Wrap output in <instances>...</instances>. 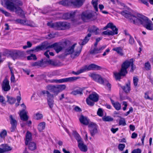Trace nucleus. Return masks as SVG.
<instances>
[{
	"label": "nucleus",
	"instance_id": "obj_27",
	"mask_svg": "<svg viewBox=\"0 0 153 153\" xmlns=\"http://www.w3.org/2000/svg\"><path fill=\"white\" fill-rule=\"evenodd\" d=\"M117 33L118 32H117L116 30L115 31H113L109 30H107L103 32L102 33V34L108 36H113L114 35L117 34Z\"/></svg>",
	"mask_w": 153,
	"mask_h": 153
},
{
	"label": "nucleus",
	"instance_id": "obj_49",
	"mask_svg": "<svg viewBox=\"0 0 153 153\" xmlns=\"http://www.w3.org/2000/svg\"><path fill=\"white\" fill-rule=\"evenodd\" d=\"M145 68L146 70H150L151 68V65L149 62L145 63L144 64Z\"/></svg>",
	"mask_w": 153,
	"mask_h": 153
},
{
	"label": "nucleus",
	"instance_id": "obj_29",
	"mask_svg": "<svg viewBox=\"0 0 153 153\" xmlns=\"http://www.w3.org/2000/svg\"><path fill=\"white\" fill-rule=\"evenodd\" d=\"M0 146L2 148L4 153L11 151L12 149V148L7 144H3Z\"/></svg>",
	"mask_w": 153,
	"mask_h": 153
},
{
	"label": "nucleus",
	"instance_id": "obj_11",
	"mask_svg": "<svg viewBox=\"0 0 153 153\" xmlns=\"http://www.w3.org/2000/svg\"><path fill=\"white\" fill-rule=\"evenodd\" d=\"M79 78V77L73 76L59 79H54L52 82L59 83L65 82H72L76 81Z\"/></svg>",
	"mask_w": 153,
	"mask_h": 153
},
{
	"label": "nucleus",
	"instance_id": "obj_60",
	"mask_svg": "<svg viewBox=\"0 0 153 153\" xmlns=\"http://www.w3.org/2000/svg\"><path fill=\"white\" fill-rule=\"evenodd\" d=\"M21 111H26V107L23 102L20 104Z\"/></svg>",
	"mask_w": 153,
	"mask_h": 153
},
{
	"label": "nucleus",
	"instance_id": "obj_42",
	"mask_svg": "<svg viewBox=\"0 0 153 153\" xmlns=\"http://www.w3.org/2000/svg\"><path fill=\"white\" fill-rule=\"evenodd\" d=\"M112 105L117 110H119L121 109V105L118 102L115 103L112 102Z\"/></svg>",
	"mask_w": 153,
	"mask_h": 153
},
{
	"label": "nucleus",
	"instance_id": "obj_52",
	"mask_svg": "<svg viewBox=\"0 0 153 153\" xmlns=\"http://www.w3.org/2000/svg\"><path fill=\"white\" fill-rule=\"evenodd\" d=\"M76 139L77 140L78 144L81 143L83 141L80 135L78 134H77L76 136Z\"/></svg>",
	"mask_w": 153,
	"mask_h": 153
},
{
	"label": "nucleus",
	"instance_id": "obj_61",
	"mask_svg": "<svg viewBox=\"0 0 153 153\" xmlns=\"http://www.w3.org/2000/svg\"><path fill=\"white\" fill-rule=\"evenodd\" d=\"M97 114L100 116L102 117L103 115V111L101 108H99L97 112Z\"/></svg>",
	"mask_w": 153,
	"mask_h": 153
},
{
	"label": "nucleus",
	"instance_id": "obj_38",
	"mask_svg": "<svg viewBox=\"0 0 153 153\" xmlns=\"http://www.w3.org/2000/svg\"><path fill=\"white\" fill-rule=\"evenodd\" d=\"M7 131L5 129L2 130L0 133V137L2 139H4L5 137L7 136Z\"/></svg>",
	"mask_w": 153,
	"mask_h": 153
},
{
	"label": "nucleus",
	"instance_id": "obj_43",
	"mask_svg": "<svg viewBox=\"0 0 153 153\" xmlns=\"http://www.w3.org/2000/svg\"><path fill=\"white\" fill-rule=\"evenodd\" d=\"M11 52V50H6L4 51V52H3L2 54V55L3 56H6L8 57H9L10 56V55Z\"/></svg>",
	"mask_w": 153,
	"mask_h": 153
},
{
	"label": "nucleus",
	"instance_id": "obj_13",
	"mask_svg": "<svg viewBox=\"0 0 153 153\" xmlns=\"http://www.w3.org/2000/svg\"><path fill=\"white\" fill-rule=\"evenodd\" d=\"M89 76L94 81L102 83L104 82V79L99 74L95 73H91L89 74Z\"/></svg>",
	"mask_w": 153,
	"mask_h": 153
},
{
	"label": "nucleus",
	"instance_id": "obj_5",
	"mask_svg": "<svg viewBox=\"0 0 153 153\" xmlns=\"http://www.w3.org/2000/svg\"><path fill=\"white\" fill-rule=\"evenodd\" d=\"M26 12L20 8V24L24 25L34 27L35 24L32 21H28L25 18Z\"/></svg>",
	"mask_w": 153,
	"mask_h": 153
},
{
	"label": "nucleus",
	"instance_id": "obj_62",
	"mask_svg": "<svg viewBox=\"0 0 153 153\" xmlns=\"http://www.w3.org/2000/svg\"><path fill=\"white\" fill-rule=\"evenodd\" d=\"M41 48V46H37L34 48L32 51H34L35 52H37L42 50Z\"/></svg>",
	"mask_w": 153,
	"mask_h": 153
},
{
	"label": "nucleus",
	"instance_id": "obj_21",
	"mask_svg": "<svg viewBox=\"0 0 153 153\" xmlns=\"http://www.w3.org/2000/svg\"><path fill=\"white\" fill-rule=\"evenodd\" d=\"M76 11L71 12L69 13L64 14L63 16V18L65 19H67L74 17Z\"/></svg>",
	"mask_w": 153,
	"mask_h": 153
},
{
	"label": "nucleus",
	"instance_id": "obj_8",
	"mask_svg": "<svg viewBox=\"0 0 153 153\" xmlns=\"http://www.w3.org/2000/svg\"><path fill=\"white\" fill-rule=\"evenodd\" d=\"M99 97L98 95L95 92L90 94L88 97L86 99L87 104L89 105L93 106L94 104V102H97L98 100Z\"/></svg>",
	"mask_w": 153,
	"mask_h": 153
},
{
	"label": "nucleus",
	"instance_id": "obj_33",
	"mask_svg": "<svg viewBox=\"0 0 153 153\" xmlns=\"http://www.w3.org/2000/svg\"><path fill=\"white\" fill-rule=\"evenodd\" d=\"M107 27H108V28H111L113 31H115L116 30L117 32H118V29L112 23L110 22L108 23L107 25Z\"/></svg>",
	"mask_w": 153,
	"mask_h": 153
},
{
	"label": "nucleus",
	"instance_id": "obj_47",
	"mask_svg": "<svg viewBox=\"0 0 153 153\" xmlns=\"http://www.w3.org/2000/svg\"><path fill=\"white\" fill-rule=\"evenodd\" d=\"M102 120L104 121L109 122L113 121V119L110 116H104L103 117Z\"/></svg>",
	"mask_w": 153,
	"mask_h": 153
},
{
	"label": "nucleus",
	"instance_id": "obj_39",
	"mask_svg": "<svg viewBox=\"0 0 153 153\" xmlns=\"http://www.w3.org/2000/svg\"><path fill=\"white\" fill-rule=\"evenodd\" d=\"M56 86L59 93L64 90L66 87V85H60Z\"/></svg>",
	"mask_w": 153,
	"mask_h": 153
},
{
	"label": "nucleus",
	"instance_id": "obj_9",
	"mask_svg": "<svg viewBox=\"0 0 153 153\" xmlns=\"http://www.w3.org/2000/svg\"><path fill=\"white\" fill-rule=\"evenodd\" d=\"M98 30V28L94 26H93L91 28L89 29H88V31L90 33H88L87 36H85V39L82 42V44H80V45H84L86 44L89 39V38L90 37L91 35V33H95V34H98L97 30Z\"/></svg>",
	"mask_w": 153,
	"mask_h": 153
},
{
	"label": "nucleus",
	"instance_id": "obj_3",
	"mask_svg": "<svg viewBox=\"0 0 153 153\" xmlns=\"http://www.w3.org/2000/svg\"><path fill=\"white\" fill-rule=\"evenodd\" d=\"M1 4L4 7L6 5L7 8L11 11L16 13H19V0H0Z\"/></svg>",
	"mask_w": 153,
	"mask_h": 153
},
{
	"label": "nucleus",
	"instance_id": "obj_23",
	"mask_svg": "<svg viewBox=\"0 0 153 153\" xmlns=\"http://www.w3.org/2000/svg\"><path fill=\"white\" fill-rule=\"evenodd\" d=\"M78 146L81 151L83 152L87 151L88 150L87 146L84 144L83 142L79 143Z\"/></svg>",
	"mask_w": 153,
	"mask_h": 153
},
{
	"label": "nucleus",
	"instance_id": "obj_46",
	"mask_svg": "<svg viewBox=\"0 0 153 153\" xmlns=\"http://www.w3.org/2000/svg\"><path fill=\"white\" fill-rule=\"evenodd\" d=\"M47 64L48 65V64L51 65L53 66H57V63L55 62L54 61H53L51 59H47Z\"/></svg>",
	"mask_w": 153,
	"mask_h": 153
},
{
	"label": "nucleus",
	"instance_id": "obj_20",
	"mask_svg": "<svg viewBox=\"0 0 153 153\" xmlns=\"http://www.w3.org/2000/svg\"><path fill=\"white\" fill-rule=\"evenodd\" d=\"M80 122L85 125H87L89 123V120L87 117L82 115L80 116L79 118Z\"/></svg>",
	"mask_w": 153,
	"mask_h": 153
},
{
	"label": "nucleus",
	"instance_id": "obj_50",
	"mask_svg": "<svg viewBox=\"0 0 153 153\" xmlns=\"http://www.w3.org/2000/svg\"><path fill=\"white\" fill-rule=\"evenodd\" d=\"M52 92L54 93V96L57 95L59 93L57 86L54 85Z\"/></svg>",
	"mask_w": 153,
	"mask_h": 153
},
{
	"label": "nucleus",
	"instance_id": "obj_24",
	"mask_svg": "<svg viewBox=\"0 0 153 153\" xmlns=\"http://www.w3.org/2000/svg\"><path fill=\"white\" fill-rule=\"evenodd\" d=\"M25 144L28 146V149L31 151L35 150L36 148V144L34 142L31 141Z\"/></svg>",
	"mask_w": 153,
	"mask_h": 153
},
{
	"label": "nucleus",
	"instance_id": "obj_54",
	"mask_svg": "<svg viewBox=\"0 0 153 153\" xmlns=\"http://www.w3.org/2000/svg\"><path fill=\"white\" fill-rule=\"evenodd\" d=\"M27 59L28 60H30L32 59L36 60L37 59V58L35 55L31 54L30 56H28L27 57Z\"/></svg>",
	"mask_w": 153,
	"mask_h": 153
},
{
	"label": "nucleus",
	"instance_id": "obj_45",
	"mask_svg": "<svg viewBox=\"0 0 153 153\" xmlns=\"http://www.w3.org/2000/svg\"><path fill=\"white\" fill-rule=\"evenodd\" d=\"M30 65L32 67L38 68H39L40 67L39 61L32 62L30 63Z\"/></svg>",
	"mask_w": 153,
	"mask_h": 153
},
{
	"label": "nucleus",
	"instance_id": "obj_1",
	"mask_svg": "<svg viewBox=\"0 0 153 153\" xmlns=\"http://www.w3.org/2000/svg\"><path fill=\"white\" fill-rule=\"evenodd\" d=\"M120 13L126 18L129 19L131 22H133L134 24H136L139 23L143 25L148 30H153L152 22L146 16L139 14L137 17L127 10H124L120 12Z\"/></svg>",
	"mask_w": 153,
	"mask_h": 153
},
{
	"label": "nucleus",
	"instance_id": "obj_51",
	"mask_svg": "<svg viewBox=\"0 0 153 153\" xmlns=\"http://www.w3.org/2000/svg\"><path fill=\"white\" fill-rule=\"evenodd\" d=\"M9 68L10 69V71H11V82H14L15 81V77L14 75L13 72V71L12 68L10 67L9 66Z\"/></svg>",
	"mask_w": 153,
	"mask_h": 153
},
{
	"label": "nucleus",
	"instance_id": "obj_53",
	"mask_svg": "<svg viewBox=\"0 0 153 153\" xmlns=\"http://www.w3.org/2000/svg\"><path fill=\"white\" fill-rule=\"evenodd\" d=\"M54 86V85H48L46 86V89L47 90L50 91L51 92H52Z\"/></svg>",
	"mask_w": 153,
	"mask_h": 153
},
{
	"label": "nucleus",
	"instance_id": "obj_14",
	"mask_svg": "<svg viewBox=\"0 0 153 153\" xmlns=\"http://www.w3.org/2000/svg\"><path fill=\"white\" fill-rule=\"evenodd\" d=\"M62 43H55L51 45V48H53L56 52L58 53L61 51L63 48V45Z\"/></svg>",
	"mask_w": 153,
	"mask_h": 153
},
{
	"label": "nucleus",
	"instance_id": "obj_30",
	"mask_svg": "<svg viewBox=\"0 0 153 153\" xmlns=\"http://www.w3.org/2000/svg\"><path fill=\"white\" fill-rule=\"evenodd\" d=\"M112 50L116 51L118 54L121 56H122L123 55V49L120 47L114 48Z\"/></svg>",
	"mask_w": 153,
	"mask_h": 153
},
{
	"label": "nucleus",
	"instance_id": "obj_19",
	"mask_svg": "<svg viewBox=\"0 0 153 153\" xmlns=\"http://www.w3.org/2000/svg\"><path fill=\"white\" fill-rule=\"evenodd\" d=\"M76 44L75 43L72 46L66 48L65 51V55L71 54L74 51V48L76 45Z\"/></svg>",
	"mask_w": 153,
	"mask_h": 153
},
{
	"label": "nucleus",
	"instance_id": "obj_58",
	"mask_svg": "<svg viewBox=\"0 0 153 153\" xmlns=\"http://www.w3.org/2000/svg\"><path fill=\"white\" fill-rule=\"evenodd\" d=\"M119 124L120 125H122L123 126L125 125L126 123L125 119L124 118H121L120 119Z\"/></svg>",
	"mask_w": 153,
	"mask_h": 153
},
{
	"label": "nucleus",
	"instance_id": "obj_4",
	"mask_svg": "<svg viewBox=\"0 0 153 153\" xmlns=\"http://www.w3.org/2000/svg\"><path fill=\"white\" fill-rule=\"evenodd\" d=\"M47 25L54 29L58 30H64L69 28L70 27L69 23L66 22H59L55 23L48 22Z\"/></svg>",
	"mask_w": 153,
	"mask_h": 153
},
{
	"label": "nucleus",
	"instance_id": "obj_17",
	"mask_svg": "<svg viewBox=\"0 0 153 153\" xmlns=\"http://www.w3.org/2000/svg\"><path fill=\"white\" fill-rule=\"evenodd\" d=\"M9 83V82L6 78H5L3 81L2 88L4 91H8L10 89Z\"/></svg>",
	"mask_w": 153,
	"mask_h": 153
},
{
	"label": "nucleus",
	"instance_id": "obj_6",
	"mask_svg": "<svg viewBox=\"0 0 153 153\" xmlns=\"http://www.w3.org/2000/svg\"><path fill=\"white\" fill-rule=\"evenodd\" d=\"M85 0H65L59 2V4L63 5L73 6L80 7L83 4Z\"/></svg>",
	"mask_w": 153,
	"mask_h": 153
},
{
	"label": "nucleus",
	"instance_id": "obj_22",
	"mask_svg": "<svg viewBox=\"0 0 153 153\" xmlns=\"http://www.w3.org/2000/svg\"><path fill=\"white\" fill-rule=\"evenodd\" d=\"M18 51L16 50H11L10 56L14 60H15L18 58Z\"/></svg>",
	"mask_w": 153,
	"mask_h": 153
},
{
	"label": "nucleus",
	"instance_id": "obj_44",
	"mask_svg": "<svg viewBox=\"0 0 153 153\" xmlns=\"http://www.w3.org/2000/svg\"><path fill=\"white\" fill-rule=\"evenodd\" d=\"M51 45H48V43L42 44L41 45V48L42 50L47 49L49 48H51Z\"/></svg>",
	"mask_w": 153,
	"mask_h": 153
},
{
	"label": "nucleus",
	"instance_id": "obj_40",
	"mask_svg": "<svg viewBox=\"0 0 153 153\" xmlns=\"http://www.w3.org/2000/svg\"><path fill=\"white\" fill-rule=\"evenodd\" d=\"M91 3L95 10L97 11H98V0H92L91 2Z\"/></svg>",
	"mask_w": 153,
	"mask_h": 153
},
{
	"label": "nucleus",
	"instance_id": "obj_10",
	"mask_svg": "<svg viewBox=\"0 0 153 153\" xmlns=\"http://www.w3.org/2000/svg\"><path fill=\"white\" fill-rule=\"evenodd\" d=\"M94 15L91 11H85L83 12L81 15V17L82 20L84 22H87L88 20H92Z\"/></svg>",
	"mask_w": 153,
	"mask_h": 153
},
{
	"label": "nucleus",
	"instance_id": "obj_18",
	"mask_svg": "<svg viewBox=\"0 0 153 153\" xmlns=\"http://www.w3.org/2000/svg\"><path fill=\"white\" fill-rule=\"evenodd\" d=\"M28 112L27 111H20V119L23 121H26L29 119V116L27 115Z\"/></svg>",
	"mask_w": 153,
	"mask_h": 153
},
{
	"label": "nucleus",
	"instance_id": "obj_48",
	"mask_svg": "<svg viewBox=\"0 0 153 153\" xmlns=\"http://www.w3.org/2000/svg\"><path fill=\"white\" fill-rule=\"evenodd\" d=\"M101 84H104V85L106 86L109 90H110L111 85V84L108 82V81L105 79H104V82Z\"/></svg>",
	"mask_w": 153,
	"mask_h": 153
},
{
	"label": "nucleus",
	"instance_id": "obj_34",
	"mask_svg": "<svg viewBox=\"0 0 153 153\" xmlns=\"http://www.w3.org/2000/svg\"><path fill=\"white\" fill-rule=\"evenodd\" d=\"M6 97L7 99V102L10 104H12L15 102L16 100L15 98L8 95H7Z\"/></svg>",
	"mask_w": 153,
	"mask_h": 153
},
{
	"label": "nucleus",
	"instance_id": "obj_26",
	"mask_svg": "<svg viewBox=\"0 0 153 153\" xmlns=\"http://www.w3.org/2000/svg\"><path fill=\"white\" fill-rule=\"evenodd\" d=\"M121 88L125 92H129L131 90L130 83H126L125 86H121Z\"/></svg>",
	"mask_w": 153,
	"mask_h": 153
},
{
	"label": "nucleus",
	"instance_id": "obj_28",
	"mask_svg": "<svg viewBox=\"0 0 153 153\" xmlns=\"http://www.w3.org/2000/svg\"><path fill=\"white\" fill-rule=\"evenodd\" d=\"M82 50V47L81 46H79L77 50L71 55V57L73 58H74L78 56L80 54Z\"/></svg>",
	"mask_w": 153,
	"mask_h": 153
},
{
	"label": "nucleus",
	"instance_id": "obj_59",
	"mask_svg": "<svg viewBox=\"0 0 153 153\" xmlns=\"http://www.w3.org/2000/svg\"><path fill=\"white\" fill-rule=\"evenodd\" d=\"M129 42L130 44L131 45H133L134 44L135 41L134 38L131 36H129Z\"/></svg>",
	"mask_w": 153,
	"mask_h": 153
},
{
	"label": "nucleus",
	"instance_id": "obj_57",
	"mask_svg": "<svg viewBox=\"0 0 153 153\" xmlns=\"http://www.w3.org/2000/svg\"><path fill=\"white\" fill-rule=\"evenodd\" d=\"M125 145L124 144L120 143L118 146V148L120 151H123L125 148Z\"/></svg>",
	"mask_w": 153,
	"mask_h": 153
},
{
	"label": "nucleus",
	"instance_id": "obj_37",
	"mask_svg": "<svg viewBox=\"0 0 153 153\" xmlns=\"http://www.w3.org/2000/svg\"><path fill=\"white\" fill-rule=\"evenodd\" d=\"M100 53L99 48L97 47H94L93 49H91L90 53L92 54H95Z\"/></svg>",
	"mask_w": 153,
	"mask_h": 153
},
{
	"label": "nucleus",
	"instance_id": "obj_56",
	"mask_svg": "<svg viewBox=\"0 0 153 153\" xmlns=\"http://www.w3.org/2000/svg\"><path fill=\"white\" fill-rule=\"evenodd\" d=\"M0 11L2 13L5 15L7 16H10V13L7 12V11L4 10L2 8L0 7Z\"/></svg>",
	"mask_w": 153,
	"mask_h": 153
},
{
	"label": "nucleus",
	"instance_id": "obj_55",
	"mask_svg": "<svg viewBox=\"0 0 153 153\" xmlns=\"http://www.w3.org/2000/svg\"><path fill=\"white\" fill-rule=\"evenodd\" d=\"M139 80L137 77L134 76L133 77V82L134 85L135 86H137L138 82Z\"/></svg>",
	"mask_w": 153,
	"mask_h": 153
},
{
	"label": "nucleus",
	"instance_id": "obj_41",
	"mask_svg": "<svg viewBox=\"0 0 153 153\" xmlns=\"http://www.w3.org/2000/svg\"><path fill=\"white\" fill-rule=\"evenodd\" d=\"M84 72H85V71L83 67H82L79 70H78L76 72L74 71H72V73L74 75H77Z\"/></svg>",
	"mask_w": 153,
	"mask_h": 153
},
{
	"label": "nucleus",
	"instance_id": "obj_63",
	"mask_svg": "<svg viewBox=\"0 0 153 153\" xmlns=\"http://www.w3.org/2000/svg\"><path fill=\"white\" fill-rule=\"evenodd\" d=\"M141 150L139 149L138 148L136 149H134L132 151L131 153H141Z\"/></svg>",
	"mask_w": 153,
	"mask_h": 153
},
{
	"label": "nucleus",
	"instance_id": "obj_64",
	"mask_svg": "<svg viewBox=\"0 0 153 153\" xmlns=\"http://www.w3.org/2000/svg\"><path fill=\"white\" fill-rule=\"evenodd\" d=\"M148 94H149V92H146V93H145V96H144L145 98L146 99H149V100H152V98H150L149 97V96L148 95Z\"/></svg>",
	"mask_w": 153,
	"mask_h": 153
},
{
	"label": "nucleus",
	"instance_id": "obj_36",
	"mask_svg": "<svg viewBox=\"0 0 153 153\" xmlns=\"http://www.w3.org/2000/svg\"><path fill=\"white\" fill-rule=\"evenodd\" d=\"M43 115L39 112L35 114L33 116L34 118L36 120H39L42 118Z\"/></svg>",
	"mask_w": 153,
	"mask_h": 153
},
{
	"label": "nucleus",
	"instance_id": "obj_35",
	"mask_svg": "<svg viewBox=\"0 0 153 153\" xmlns=\"http://www.w3.org/2000/svg\"><path fill=\"white\" fill-rule=\"evenodd\" d=\"M40 67H45L47 65V60L42 59L39 61Z\"/></svg>",
	"mask_w": 153,
	"mask_h": 153
},
{
	"label": "nucleus",
	"instance_id": "obj_31",
	"mask_svg": "<svg viewBox=\"0 0 153 153\" xmlns=\"http://www.w3.org/2000/svg\"><path fill=\"white\" fill-rule=\"evenodd\" d=\"M45 123L43 122L40 123L38 125L37 128L39 131L41 132L45 129Z\"/></svg>",
	"mask_w": 153,
	"mask_h": 153
},
{
	"label": "nucleus",
	"instance_id": "obj_25",
	"mask_svg": "<svg viewBox=\"0 0 153 153\" xmlns=\"http://www.w3.org/2000/svg\"><path fill=\"white\" fill-rule=\"evenodd\" d=\"M82 90L80 88H79L73 90L70 93V94L74 96H76L78 94L81 95H82Z\"/></svg>",
	"mask_w": 153,
	"mask_h": 153
},
{
	"label": "nucleus",
	"instance_id": "obj_7",
	"mask_svg": "<svg viewBox=\"0 0 153 153\" xmlns=\"http://www.w3.org/2000/svg\"><path fill=\"white\" fill-rule=\"evenodd\" d=\"M41 93L42 95L44 96L45 94H47V99L48 104L50 108L52 109L53 107L54 102V95L51 94L47 90L42 91Z\"/></svg>",
	"mask_w": 153,
	"mask_h": 153
},
{
	"label": "nucleus",
	"instance_id": "obj_15",
	"mask_svg": "<svg viewBox=\"0 0 153 153\" xmlns=\"http://www.w3.org/2000/svg\"><path fill=\"white\" fill-rule=\"evenodd\" d=\"M10 123L11 125L10 130V131L12 132L14 131L16 128L17 121L12 115L10 116Z\"/></svg>",
	"mask_w": 153,
	"mask_h": 153
},
{
	"label": "nucleus",
	"instance_id": "obj_12",
	"mask_svg": "<svg viewBox=\"0 0 153 153\" xmlns=\"http://www.w3.org/2000/svg\"><path fill=\"white\" fill-rule=\"evenodd\" d=\"M85 72L91 70H100L102 67L100 66L92 64L88 66L85 65L83 67Z\"/></svg>",
	"mask_w": 153,
	"mask_h": 153
},
{
	"label": "nucleus",
	"instance_id": "obj_2",
	"mask_svg": "<svg viewBox=\"0 0 153 153\" xmlns=\"http://www.w3.org/2000/svg\"><path fill=\"white\" fill-rule=\"evenodd\" d=\"M130 66H131L130 71L133 72L135 68V66L134 65L133 61L132 59H131L129 60H126L121 65V68L120 72H114L116 79L119 80L121 79L122 76H125L128 73L127 69Z\"/></svg>",
	"mask_w": 153,
	"mask_h": 153
},
{
	"label": "nucleus",
	"instance_id": "obj_16",
	"mask_svg": "<svg viewBox=\"0 0 153 153\" xmlns=\"http://www.w3.org/2000/svg\"><path fill=\"white\" fill-rule=\"evenodd\" d=\"M91 135L94 136L97 132V125L94 123H90L88 126Z\"/></svg>",
	"mask_w": 153,
	"mask_h": 153
},
{
	"label": "nucleus",
	"instance_id": "obj_32",
	"mask_svg": "<svg viewBox=\"0 0 153 153\" xmlns=\"http://www.w3.org/2000/svg\"><path fill=\"white\" fill-rule=\"evenodd\" d=\"M32 137L31 134L28 131H27L26 135V141L25 144H27L30 142L31 141Z\"/></svg>",
	"mask_w": 153,
	"mask_h": 153
}]
</instances>
